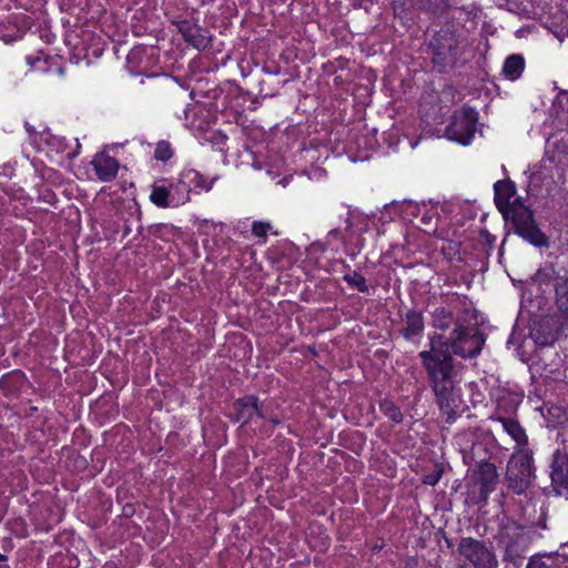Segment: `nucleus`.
<instances>
[{
	"mask_svg": "<svg viewBox=\"0 0 568 568\" xmlns=\"http://www.w3.org/2000/svg\"><path fill=\"white\" fill-rule=\"evenodd\" d=\"M485 344V337L474 326H465L459 321L448 342L435 345L432 341L429 351L419 353L423 365L428 374L430 387L436 403L447 423H453L463 412V399L459 388V371L454 365L452 353L460 357H476Z\"/></svg>",
	"mask_w": 568,
	"mask_h": 568,
	"instance_id": "f257e3e1",
	"label": "nucleus"
},
{
	"mask_svg": "<svg viewBox=\"0 0 568 568\" xmlns=\"http://www.w3.org/2000/svg\"><path fill=\"white\" fill-rule=\"evenodd\" d=\"M344 280L353 287L357 288L359 292H366L367 285L366 280L363 275L357 272L348 273L344 276Z\"/></svg>",
	"mask_w": 568,
	"mask_h": 568,
	"instance_id": "412c9836",
	"label": "nucleus"
},
{
	"mask_svg": "<svg viewBox=\"0 0 568 568\" xmlns=\"http://www.w3.org/2000/svg\"><path fill=\"white\" fill-rule=\"evenodd\" d=\"M183 39L197 50H204L210 44V37L207 32L200 28L197 24L189 21H182L179 26Z\"/></svg>",
	"mask_w": 568,
	"mask_h": 568,
	"instance_id": "9d476101",
	"label": "nucleus"
},
{
	"mask_svg": "<svg viewBox=\"0 0 568 568\" xmlns=\"http://www.w3.org/2000/svg\"><path fill=\"white\" fill-rule=\"evenodd\" d=\"M551 480L555 485L568 488V457L564 454H555L551 464Z\"/></svg>",
	"mask_w": 568,
	"mask_h": 568,
	"instance_id": "f8f14e48",
	"label": "nucleus"
},
{
	"mask_svg": "<svg viewBox=\"0 0 568 568\" xmlns=\"http://www.w3.org/2000/svg\"><path fill=\"white\" fill-rule=\"evenodd\" d=\"M381 410L393 422L400 423L403 420V414L400 409L390 400H382L379 404Z\"/></svg>",
	"mask_w": 568,
	"mask_h": 568,
	"instance_id": "6ab92c4d",
	"label": "nucleus"
},
{
	"mask_svg": "<svg viewBox=\"0 0 568 568\" xmlns=\"http://www.w3.org/2000/svg\"><path fill=\"white\" fill-rule=\"evenodd\" d=\"M504 429L517 442L523 443L526 439L525 430L521 428L519 423L514 419L503 418L501 419Z\"/></svg>",
	"mask_w": 568,
	"mask_h": 568,
	"instance_id": "a211bd4d",
	"label": "nucleus"
},
{
	"mask_svg": "<svg viewBox=\"0 0 568 568\" xmlns=\"http://www.w3.org/2000/svg\"><path fill=\"white\" fill-rule=\"evenodd\" d=\"M215 180L216 179H212V180L207 181L201 176L196 185L204 189L205 191H210L212 189Z\"/></svg>",
	"mask_w": 568,
	"mask_h": 568,
	"instance_id": "393cba45",
	"label": "nucleus"
},
{
	"mask_svg": "<svg viewBox=\"0 0 568 568\" xmlns=\"http://www.w3.org/2000/svg\"><path fill=\"white\" fill-rule=\"evenodd\" d=\"M532 530L514 521L504 525L500 541L505 547V558L514 561L523 557L531 542Z\"/></svg>",
	"mask_w": 568,
	"mask_h": 568,
	"instance_id": "20e7f679",
	"label": "nucleus"
},
{
	"mask_svg": "<svg viewBox=\"0 0 568 568\" xmlns=\"http://www.w3.org/2000/svg\"><path fill=\"white\" fill-rule=\"evenodd\" d=\"M438 480V477H435L434 480H426L427 484L429 485H435Z\"/></svg>",
	"mask_w": 568,
	"mask_h": 568,
	"instance_id": "bb28decb",
	"label": "nucleus"
},
{
	"mask_svg": "<svg viewBox=\"0 0 568 568\" xmlns=\"http://www.w3.org/2000/svg\"><path fill=\"white\" fill-rule=\"evenodd\" d=\"M173 152L171 145L166 141H160L154 150V158L160 161H168Z\"/></svg>",
	"mask_w": 568,
	"mask_h": 568,
	"instance_id": "4be33fe9",
	"label": "nucleus"
},
{
	"mask_svg": "<svg viewBox=\"0 0 568 568\" xmlns=\"http://www.w3.org/2000/svg\"><path fill=\"white\" fill-rule=\"evenodd\" d=\"M4 560H7V557L4 555L0 554V561H4Z\"/></svg>",
	"mask_w": 568,
	"mask_h": 568,
	"instance_id": "cd10ccee",
	"label": "nucleus"
},
{
	"mask_svg": "<svg viewBox=\"0 0 568 568\" xmlns=\"http://www.w3.org/2000/svg\"><path fill=\"white\" fill-rule=\"evenodd\" d=\"M433 62L440 71L453 67L460 54L459 40L452 27L442 28L432 41Z\"/></svg>",
	"mask_w": 568,
	"mask_h": 568,
	"instance_id": "7ed1b4c3",
	"label": "nucleus"
},
{
	"mask_svg": "<svg viewBox=\"0 0 568 568\" xmlns=\"http://www.w3.org/2000/svg\"><path fill=\"white\" fill-rule=\"evenodd\" d=\"M458 552L475 568H497V560L483 541L465 537L458 545Z\"/></svg>",
	"mask_w": 568,
	"mask_h": 568,
	"instance_id": "0eeeda50",
	"label": "nucleus"
},
{
	"mask_svg": "<svg viewBox=\"0 0 568 568\" xmlns=\"http://www.w3.org/2000/svg\"><path fill=\"white\" fill-rule=\"evenodd\" d=\"M504 216L510 220L515 232L536 246L547 244L546 236L534 221L531 211L517 201L504 211Z\"/></svg>",
	"mask_w": 568,
	"mask_h": 568,
	"instance_id": "f03ea898",
	"label": "nucleus"
},
{
	"mask_svg": "<svg viewBox=\"0 0 568 568\" xmlns=\"http://www.w3.org/2000/svg\"><path fill=\"white\" fill-rule=\"evenodd\" d=\"M169 195L170 192L166 187L155 186L151 193L150 199L155 205L166 207L169 206Z\"/></svg>",
	"mask_w": 568,
	"mask_h": 568,
	"instance_id": "aec40b11",
	"label": "nucleus"
},
{
	"mask_svg": "<svg viewBox=\"0 0 568 568\" xmlns=\"http://www.w3.org/2000/svg\"><path fill=\"white\" fill-rule=\"evenodd\" d=\"M532 459L527 454L513 456L507 466V479L509 487L516 494H523L530 485L534 477Z\"/></svg>",
	"mask_w": 568,
	"mask_h": 568,
	"instance_id": "39448f33",
	"label": "nucleus"
},
{
	"mask_svg": "<svg viewBox=\"0 0 568 568\" xmlns=\"http://www.w3.org/2000/svg\"><path fill=\"white\" fill-rule=\"evenodd\" d=\"M406 326L402 329L405 338L419 334L424 328V321L420 313L410 311L406 314Z\"/></svg>",
	"mask_w": 568,
	"mask_h": 568,
	"instance_id": "2eb2a0df",
	"label": "nucleus"
},
{
	"mask_svg": "<svg viewBox=\"0 0 568 568\" xmlns=\"http://www.w3.org/2000/svg\"><path fill=\"white\" fill-rule=\"evenodd\" d=\"M477 116L473 109H462L452 116L450 124L446 128L449 140L462 144H468L476 132Z\"/></svg>",
	"mask_w": 568,
	"mask_h": 568,
	"instance_id": "423d86ee",
	"label": "nucleus"
},
{
	"mask_svg": "<svg viewBox=\"0 0 568 568\" xmlns=\"http://www.w3.org/2000/svg\"><path fill=\"white\" fill-rule=\"evenodd\" d=\"M556 294L559 311L568 315V292L565 291L564 286L561 288L556 287Z\"/></svg>",
	"mask_w": 568,
	"mask_h": 568,
	"instance_id": "5701e85b",
	"label": "nucleus"
},
{
	"mask_svg": "<svg viewBox=\"0 0 568 568\" xmlns=\"http://www.w3.org/2000/svg\"><path fill=\"white\" fill-rule=\"evenodd\" d=\"M460 568H468V567L462 566Z\"/></svg>",
	"mask_w": 568,
	"mask_h": 568,
	"instance_id": "c85d7f7f",
	"label": "nucleus"
},
{
	"mask_svg": "<svg viewBox=\"0 0 568 568\" xmlns=\"http://www.w3.org/2000/svg\"><path fill=\"white\" fill-rule=\"evenodd\" d=\"M91 164L101 181H112L116 176L119 162L105 152L95 154Z\"/></svg>",
	"mask_w": 568,
	"mask_h": 568,
	"instance_id": "9b49d317",
	"label": "nucleus"
},
{
	"mask_svg": "<svg viewBox=\"0 0 568 568\" xmlns=\"http://www.w3.org/2000/svg\"><path fill=\"white\" fill-rule=\"evenodd\" d=\"M453 322V314L443 307L436 308L433 313L432 324L436 328L446 329L452 325Z\"/></svg>",
	"mask_w": 568,
	"mask_h": 568,
	"instance_id": "dca6fc26",
	"label": "nucleus"
},
{
	"mask_svg": "<svg viewBox=\"0 0 568 568\" xmlns=\"http://www.w3.org/2000/svg\"><path fill=\"white\" fill-rule=\"evenodd\" d=\"M497 470L494 464H480L474 474L475 484L479 485V494L483 499H486L488 494L494 490L497 483Z\"/></svg>",
	"mask_w": 568,
	"mask_h": 568,
	"instance_id": "6e6552de",
	"label": "nucleus"
},
{
	"mask_svg": "<svg viewBox=\"0 0 568 568\" xmlns=\"http://www.w3.org/2000/svg\"><path fill=\"white\" fill-rule=\"evenodd\" d=\"M537 338L540 344L547 345V344H552L557 337L555 334H548L547 336H544L542 338L541 337H537Z\"/></svg>",
	"mask_w": 568,
	"mask_h": 568,
	"instance_id": "a878e982",
	"label": "nucleus"
},
{
	"mask_svg": "<svg viewBox=\"0 0 568 568\" xmlns=\"http://www.w3.org/2000/svg\"><path fill=\"white\" fill-rule=\"evenodd\" d=\"M524 69V58L519 54H511L504 62L503 73L507 79L515 81L521 77Z\"/></svg>",
	"mask_w": 568,
	"mask_h": 568,
	"instance_id": "4468645a",
	"label": "nucleus"
},
{
	"mask_svg": "<svg viewBox=\"0 0 568 568\" xmlns=\"http://www.w3.org/2000/svg\"><path fill=\"white\" fill-rule=\"evenodd\" d=\"M234 409L237 413V419L242 420L243 423H247L255 415L260 418L266 417V410L264 406L260 405L255 396H245L237 399L234 403Z\"/></svg>",
	"mask_w": 568,
	"mask_h": 568,
	"instance_id": "1a4fd4ad",
	"label": "nucleus"
},
{
	"mask_svg": "<svg viewBox=\"0 0 568 568\" xmlns=\"http://www.w3.org/2000/svg\"><path fill=\"white\" fill-rule=\"evenodd\" d=\"M271 227V224L267 222L255 221L252 225V233L257 237H266L267 231H270Z\"/></svg>",
	"mask_w": 568,
	"mask_h": 568,
	"instance_id": "b1692460",
	"label": "nucleus"
},
{
	"mask_svg": "<svg viewBox=\"0 0 568 568\" xmlns=\"http://www.w3.org/2000/svg\"><path fill=\"white\" fill-rule=\"evenodd\" d=\"M495 202L500 212L509 207L510 197L515 194L514 185L509 182L498 181L495 183Z\"/></svg>",
	"mask_w": 568,
	"mask_h": 568,
	"instance_id": "ddd939ff",
	"label": "nucleus"
},
{
	"mask_svg": "<svg viewBox=\"0 0 568 568\" xmlns=\"http://www.w3.org/2000/svg\"><path fill=\"white\" fill-rule=\"evenodd\" d=\"M526 568H559L558 557L552 555L532 556Z\"/></svg>",
	"mask_w": 568,
	"mask_h": 568,
	"instance_id": "f3484780",
	"label": "nucleus"
}]
</instances>
